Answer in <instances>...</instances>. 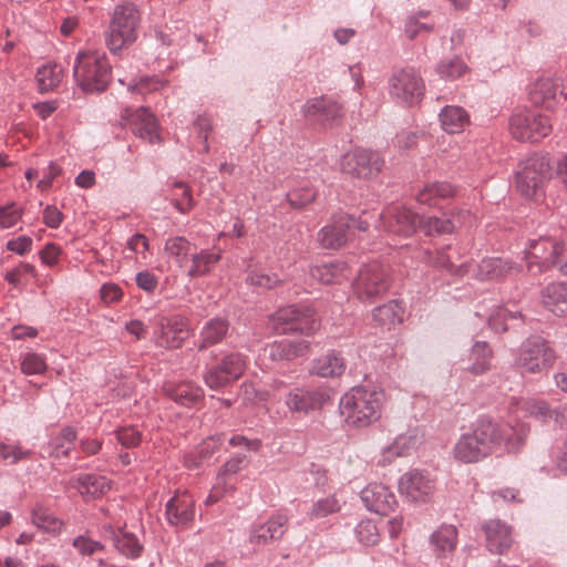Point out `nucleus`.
Returning <instances> with one entry per match:
<instances>
[{
	"label": "nucleus",
	"mask_w": 567,
	"mask_h": 567,
	"mask_svg": "<svg viewBox=\"0 0 567 567\" xmlns=\"http://www.w3.org/2000/svg\"><path fill=\"white\" fill-rule=\"evenodd\" d=\"M316 192L311 187L297 188L287 194V200L292 208H302L312 203Z\"/></svg>",
	"instance_id": "56"
},
{
	"label": "nucleus",
	"mask_w": 567,
	"mask_h": 567,
	"mask_svg": "<svg viewBox=\"0 0 567 567\" xmlns=\"http://www.w3.org/2000/svg\"><path fill=\"white\" fill-rule=\"evenodd\" d=\"M157 326L156 344L159 347L177 349L189 336L187 323L183 319L161 317Z\"/></svg>",
	"instance_id": "18"
},
{
	"label": "nucleus",
	"mask_w": 567,
	"mask_h": 567,
	"mask_svg": "<svg viewBox=\"0 0 567 567\" xmlns=\"http://www.w3.org/2000/svg\"><path fill=\"white\" fill-rule=\"evenodd\" d=\"M384 401L382 390L355 386L342 395L339 409L348 425L365 427L381 417Z\"/></svg>",
	"instance_id": "2"
},
{
	"label": "nucleus",
	"mask_w": 567,
	"mask_h": 567,
	"mask_svg": "<svg viewBox=\"0 0 567 567\" xmlns=\"http://www.w3.org/2000/svg\"><path fill=\"white\" fill-rule=\"evenodd\" d=\"M47 369L44 358L38 353H27L21 361V371L24 374H42Z\"/></svg>",
	"instance_id": "57"
},
{
	"label": "nucleus",
	"mask_w": 567,
	"mask_h": 567,
	"mask_svg": "<svg viewBox=\"0 0 567 567\" xmlns=\"http://www.w3.org/2000/svg\"><path fill=\"white\" fill-rule=\"evenodd\" d=\"M166 516L169 524L186 526L194 519L195 501L187 492H177L166 504Z\"/></svg>",
	"instance_id": "21"
},
{
	"label": "nucleus",
	"mask_w": 567,
	"mask_h": 567,
	"mask_svg": "<svg viewBox=\"0 0 567 567\" xmlns=\"http://www.w3.org/2000/svg\"><path fill=\"white\" fill-rule=\"evenodd\" d=\"M23 210L16 203L0 207V228L8 229L16 226L21 219Z\"/></svg>",
	"instance_id": "55"
},
{
	"label": "nucleus",
	"mask_w": 567,
	"mask_h": 567,
	"mask_svg": "<svg viewBox=\"0 0 567 567\" xmlns=\"http://www.w3.org/2000/svg\"><path fill=\"white\" fill-rule=\"evenodd\" d=\"M417 439L414 435L401 434L384 451V460L391 462L392 458L404 456L416 445Z\"/></svg>",
	"instance_id": "47"
},
{
	"label": "nucleus",
	"mask_w": 567,
	"mask_h": 567,
	"mask_svg": "<svg viewBox=\"0 0 567 567\" xmlns=\"http://www.w3.org/2000/svg\"><path fill=\"white\" fill-rule=\"evenodd\" d=\"M352 218L341 216L332 224L324 226L318 233V240L323 248L337 249L344 245L349 239V230L351 229Z\"/></svg>",
	"instance_id": "25"
},
{
	"label": "nucleus",
	"mask_w": 567,
	"mask_h": 567,
	"mask_svg": "<svg viewBox=\"0 0 567 567\" xmlns=\"http://www.w3.org/2000/svg\"><path fill=\"white\" fill-rule=\"evenodd\" d=\"M383 163V159L377 152L355 148L342 156L340 167L346 174L369 179L381 172Z\"/></svg>",
	"instance_id": "10"
},
{
	"label": "nucleus",
	"mask_w": 567,
	"mask_h": 567,
	"mask_svg": "<svg viewBox=\"0 0 567 567\" xmlns=\"http://www.w3.org/2000/svg\"><path fill=\"white\" fill-rule=\"evenodd\" d=\"M389 288V270L379 261L364 265L354 282V291L359 299L372 301L382 296Z\"/></svg>",
	"instance_id": "9"
},
{
	"label": "nucleus",
	"mask_w": 567,
	"mask_h": 567,
	"mask_svg": "<svg viewBox=\"0 0 567 567\" xmlns=\"http://www.w3.org/2000/svg\"><path fill=\"white\" fill-rule=\"evenodd\" d=\"M76 431L66 426L62 429L59 434H56L51 442V454L54 457H66L74 446V442L76 440Z\"/></svg>",
	"instance_id": "41"
},
{
	"label": "nucleus",
	"mask_w": 567,
	"mask_h": 567,
	"mask_svg": "<svg viewBox=\"0 0 567 567\" xmlns=\"http://www.w3.org/2000/svg\"><path fill=\"white\" fill-rule=\"evenodd\" d=\"M427 260L434 267L445 269L450 274L463 276V275L471 272L470 264L464 262L458 266H455L454 261H453V257L451 255H449L445 250H439V251L429 254Z\"/></svg>",
	"instance_id": "43"
},
{
	"label": "nucleus",
	"mask_w": 567,
	"mask_h": 567,
	"mask_svg": "<svg viewBox=\"0 0 567 567\" xmlns=\"http://www.w3.org/2000/svg\"><path fill=\"white\" fill-rule=\"evenodd\" d=\"M35 277V268L27 262H20L16 268L8 271L4 279L14 288H23L27 285V277Z\"/></svg>",
	"instance_id": "51"
},
{
	"label": "nucleus",
	"mask_w": 567,
	"mask_h": 567,
	"mask_svg": "<svg viewBox=\"0 0 567 567\" xmlns=\"http://www.w3.org/2000/svg\"><path fill=\"white\" fill-rule=\"evenodd\" d=\"M171 202L182 214H187L195 206L192 188L183 182H175L171 189Z\"/></svg>",
	"instance_id": "40"
},
{
	"label": "nucleus",
	"mask_w": 567,
	"mask_h": 567,
	"mask_svg": "<svg viewBox=\"0 0 567 567\" xmlns=\"http://www.w3.org/2000/svg\"><path fill=\"white\" fill-rule=\"evenodd\" d=\"M240 396L247 404H259L269 399V393L259 391L252 383H244L240 388Z\"/></svg>",
	"instance_id": "60"
},
{
	"label": "nucleus",
	"mask_w": 567,
	"mask_h": 567,
	"mask_svg": "<svg viewBox=\"0 0 567 567\" xmlns=\"http://www.w3.org/2000/svg\"><path fill=\"white\" fill-rule=\"evenodd\" d=\"M32 523L38 528L49 533H58L62 527V523L58 520L49 509L40 506L33 509Z\"/></svg>",
	"instance_id": "50"
},
{
	"label": "nucleus",
	"mask_w": 567,
	"mask_h": 567,
	"mask_svg": "<svg viewBox=\"0 0 567 567\" xmlns=\"http://www.w3.org/2000/svg\"><path fill=\"white\" fill-rule=\"evenodd\" d=\"M192 250L190 241L183 236H174L166 239L164 244V251L166 255L174 259L181 267H186L187 257Z\"/></svg>",
	"instance_id": "38"
},
{
	"label": "nucleus",
	"mask_w": 567,
	"mask_h": 567,
	"mask_svg": "<svg viewBox=\"0 0 567 567\" xmlns=\"http://www.w3.org/2000/svg\"><path fill=\"white\" fill-rule=\"evenodd\" d=\"M73 76L85 92L105 90L111 79V66L105 53L93 49L80 50L74 59Z\"/></svg>",
	"instance_id": "3"
},
{
	"label": "nucleus",
	"mask_w": 567,
	"mask_h": 567,
	"mask_svg": "<svg viewBox=\"0 0 567 567\" xmlns=\"http://www.w3.org/2000/svg\"><path fill=\"white\" fill-rule=\"evenodd\" d=\"M440 122L445 132L455 134L462 132L468 125L470 116L463 107L449 105L441 111Z\"/></svg>",
	"instance_id": "35"
},
{
	"label": "nucleus",
	"mask_w": 567,
	"mask_h": 567,
	"mask_svg": "<svg viewBox=\"0 0 567 567\" xmlns=\"http://www.w3.org/2000/svg\"><path fill=\"white\" fill-rule=\"evenodd\" d=\"M165 391L172 400L182 405L195 404L203 398V390L192 382L167 385Z\"/></svg>",
	"instance_id": "37"
},
{
	"label": "nucleus",
	"mask_w": 567,
	"mask_h": 567,
	"mask_svg": "<svg viewBox=\"0 0 567 567\" xmlns=\"http://www.w3.org/2000/svg\"><path fill=\"white\" fill-rule=\"evenodd\" d=\"M228 331V322L224 319H212L202 331L204 347L219 342Z\"/></svg>",
	"instance_id": "48"
},
{
	"label": "nucleus",
	"mask_w": 567,
	"mask_h": 567,
	"mask_svg": "<svg viewBox=\"0 0 567 567\" xmlns=\"http://www.w3.org/2000/svg\"><path fill=\"white\" fill-rule=\"evenodd\" d=\"M491 350L485 342H476L471 351V372L474 374H482L491 368Z\"/></svg>",
	"instance_id": "45"
},
{
	"label": "nucleus",
	"mask_w": 567,
	"mask_h": 567,
	"mask_svg": "<svg viewBox=\"0 0 567 567\" xmlns=\"http://www.w3.org/2000/svg\"><path fill=\"white\" fill-rule=\"evenodd\" d=\"M555 360L556 354L549 343L539 337H533L522 343L515 364L522 373L534 374L549 370Z\"/></svg>",
	"instance_id": "6"
},
{
	"label": "nucleus",
	"mask_w": 567,
	"mask_h": 567,
	"mask_svg": "<svg viewBox=\"0 0 567 567\" xmlns=\"http://www.w3.org/2000/svg\"><path fill=\"white\" fill-rule=\"evenodd\" d=\"M399 491L410 502L425 503L433 495L434 483L422 471L411 470L401 476Z\"/></svg>",
	"instance_id": "16"
},
{
	"label": "nucleus",
	"mask_w": 567,
	"mask_h": 567,
	"mask_svg": "<svg viewBox=\"0 0 567 567\" xmlns=\"http://www.w3.org/2000/svg\"><path fill=\"white\" fill-rule=\"evenodd\" d=\"M474 216L466 209H456L449 218L429 217L424 224L425 235L451 234L466 225H472Z\"/></svg>",
	"instance_id": "22"
},
{
	"label": "nucleus",
	"mask_w": 567,
	"mask_h": 567,
	"mask_svg": "<svg viewBox=\"0 0 567 567\" xmlns=\"http://www.w3.org/2000/svg\"><path fill=\"white\" fill-rule=\"evenodd\" d=\"M302 114L306 117L316 118L322 124L332 125L342 116V106L331 97L319 96L310 99L303 104Z\"/></svg>",
	"instance_id": "20"
},
{
	"label": "nucleus",
	"mask_w": 567,
	"mask_h": 567,
	"mask_svg": "<svg viewBox=\"0 0 567 567\" xmlns=\"http://www.w3.org/2000/svg\"><path fill=\"white\" fill-rule=\"evenodd\" d=\"M341 509V504L336 495H330L316 501L309 512L311 519L324 518L329 515L336 514Z\"/></svg>",
	"instance_id": "49"
},
{
	"label": "nucleus",
	"mask_w": 567,
	"mask_h": 567,
	"mask_svg": "<svg viewBox=\"0 0 567 567\" xmlns=\"http://www.w3.org/2000/svg\"><path fill=\"white\" fill-rule=\"evenodd\" d=\"M560 86L559 78L551 73H543L532 82L528 91L529 100L533 104L546 110H555L559 103V93L567 100V93H564Z\"/></svg>",
	"instance_id": "12"
},
{
	"label": "nucleus",
	"mask_w": 567,
	"mask_h": 567,
	"mask_svg": "<svg viewBox=\"0 0 567 567\" xmlns=\"http://www.w3.org/2000/svg\"><path fill=\"white\" fill-rule=\"evenodd\" d=\"M549 177V162L545 156L534 155L519 164L515 185L526 198H533L542 190Z\"/></svg>",
	"instance_id": "7"
},
{
	"label": "nucleus",
	"mask_w": 567,
	"mask_h": 567,
	"mask_svg": "<svg viewBox=\"0 0 567 567\" xmlns=\"http://www.w3.org/2000/svg\"><path fill=\"white\" fill-rule=\"evenodd\" d=\"M221 259V250L202 249L190 256L186 274L190 278L204 277L210 274L215 265Z\"/></svg>",
	"instance_id": "30"
},
{
	"label": "nucleus",
	"mask_w": 567,
	"mask_h": 567,
	"mask_svg": "<svg viewBox=\"0 0 567 567\" xmlns=\"http://www.w3.org/2000/svg\"><path fill=\"white\" fill-rule=\"evenodd\" d=\"M384 228L388 231L410 236L417 228L425 233L424 224L426 219L419 217L412 210L403 206L388 207L381 216Z\"/></svg>",
	"instance_id": "14"
},
{
	"label": "nucleus",
	"mask_w": 567,
	"mask_h": 567,
	"mask_svg": "<svg viewBox=\"0 0 567 567\" xmlns=\"http://www.w3.org/2000/svg\"><path fill=\"white\" fill-rule=\"evenodd\" d=\"M140 21V12L134 4L116 7L105 33L109 50L115 53L133 44L137 39Z\"/></svg>",
	"instance_id": "4"
},
{
	"label": "nucleus",
	"mask_w": 567,
	"mask_h": 567,
	"mask_svg": "<svg viewBox=\"0 0 567 567\" xmlns=\"http://www.w3.org/2000/svg\"><path fill=\"white\" fill-rule=\"evenodd\" d=\"M330 396L323 390L293 389L286 399V404L291 412L307 414L310 411L321 409Z\"/></svg>",
	"instance_id": "19"
},
{
	"label": "nucleus",
	"mask_w": 567,
	"mask_h": 567,
	"mask_svg": "<svg viewBox=\"0 0 567 567\" xmlns=\"http://www.w3.org/2000/svg\"><path fill=\"white\" fill-rule=\"evenodd\" d=\"M219 363L224 369H227L235 381L243 375L247 365L246 359L240 353H229Z\"/></svg>",
	"instance_id": "54"
},
{
	"label": "nucleus",
	"mask_w": 567,
	"mask_h": 567,
	"mask_svg": "<svg viewBox=\"0 0 567 567\" xmlns=\"http://www.w3.org/2000/svg\"><path fill=\"white\" fill-rule=\"evenodd\" d=\"M29 455H30V452L27 450H23L21 446L7 445L3 443H0V457L10 464H14V463L19 462L20 460L27 458Z\"/></svg>",
	"instance_id": "61"
},
{
	"label": "nucleus",
	"mask_w": 567,
	"mask_h": 567,
	"mask_svg": "<svg viewBox=\"0 0 567 567\" xmlns=\"http://www.w3.org/2000/svg\"><path fill=\"white\" fill-rule=\"evenodd\" d=\"M270 327L278 333L300 332L311 334L319 328L316 311L306 306H288L269 318Z\"/></svg>",
	"instance_id": "5"
},
{
	"label": "nucleus",
	"mask_w": 567,
	"mask_h": 567,
	"mask_svg": "<svg viewBox=\"0 0 567 567\" xmlns=\"http://www.w3.org/2000/svg\"><path fill=\"white\" fill-rule=\"evenodd\" d=\"M364 506L379 515H389L398 506L394 493L382 483H371L361 491Z\"/></svg>",
	"instance_id": "17"
},
{
	"label": "nucleus",
	"mask_w": 567,
	"mask_h": 567,
	"mask_svg": "<svg viewBox=\"0 0 567 567\" xmlns=\"http://www.w3.org/2000/svg\"><path fill=\"white\" fill-rule=\"evenodd\" d=\"M195 131L198 137L203 138V151L207 153L209 151L208 136L213 130L212 121L207 116H198L194 122Z\"/></svg>",
	"instance_id": "64"
},
{
	"label": "nucleus",
	"mask_w": 567,
	"mask_h": 567,
	"mask_svg": "<svg viewBox=\"0 0 567 567\" xmlns=\"http://www.w3.org/2000/svg\"><path fill=\"white\" fill-rule=\"evenodd\" d=\"M520 271V266L509 259L501 257L484 258L476 265V277L478 279H503L516 275Z\"/></svg>",
	"instance_id": "26"
},
{
	"label": "nucleus",
	"mask_w": 567,
	"mask_h": 567,
	"mask_svg": "<svg viewBox=\"0 0 567 567\" xmlns=\"http://www.w3.org/2000/svg\"><path fill=\"white\" fill-rule=\"evenodd\" d=\"M246 282L251 286L271 289L279 285L280 279L277 275H267L262 271H250L246 278Z\"/></svg>",
	"instance_id": "59"
},
{
	"label": "nucleus",
	"mask_w": 567,
	"mask_h": 567,
	"mask_svg": "<svg viewBox=\"0 0 567 567\" xmlns=\"http://www.w3.org/2000/svg\"><path fill=\"white\" fill-rule=\"evenodd\" d=\"M455 194L456 188L452 184L447 182H434L425 184L423 188L419 190L416 199L424 205L437 206L441 200L452 198Z\"/></svg>",
	"instance_id": "32"
},
{
	"label": "nucleus",
	"mask_w": 567,
	"mask_h": 567,
	"mask_svg": "<svg viewBox=\"0 0 567 567\" xmlns=\"http://www.w3.org/2000/svg\"><path fill=\"white\" fill-rule=\"evenodd\" d=\"M515 412H522L524 415H529L543 423L554 422L561 425L564 415L555 409H550L547 402L539 399H520L515 402Z\"/></svg>",
	"instance_id": "24"
},
{
	"label": "nucleus",
	"mask_w": 567,
	"mask_h": 567,
	"mask_svg": "<svg viewBox=\"0 0 567 567\" xmlns=\"http://www.w3.org/2000/svg\"><path fill=\"white\" fill-rule=\"evenodd\" d=\"M485 547L492 554L504 555L515 543L514 528L502 519H489L482 525Z\"/></svg>",
	"instance_id": "15"
},
{
	"label": "nucleus",
	"mask_w": 567,
	"mask_h": 567,
	"mask_svg": "<svg viewBox=\"0 0 567 567\" xmlns=\"http://www.w3.org/2000/svg\"><path fill=\"white\" fill-rule=\"evenodd\" d=\"M344 370V359L336 352H330L313 362L311 373L321 378H337L342 375Z\"/></svg>",
	"instance_id": "33"
},
{
	"label": "nucleus",
	"mask_w": 567,
	"mask_h": 567,
	"mask_svg": "<svg viewBox=\"0 0 567 567\" xmlns=\"http://www.w3.org/2000/svg\"><path fill=\"white\" fill-rule=\"evenodd\" d=\"M118 442L125 447H135L142 440V434L134 426H125L116 432Z\"/></svg>",
	"instance_id": "63"
},
{
	"label": "nucleus",
	"mask_w": 567,
	"mask_h": 567,
	"mask_svg": "<svg viewBox=\"0 0 567 567\" xmlns=\"http://www.w3.org/2000/svg\"><path fill=\"white\" fill-rule=\"evenodd\" d=\"M467 70L465 63L460 59H452L437 65V73L445 79H457Z\"/></svg>",
	"instance_id": "58"
},
{
	"label": "nucleus",
	"mask_w": 567,
	"mask_h": 567,
	"mask_svg": "<svg viewBox=\"0 0 567 567\" xmlns=\"http://www.w3.org/2000/svg\"><path fill=\"white\" fill-rule=\"evenodd\" d=\"M125 117L130 122L134 133L141 138L154 143L158 140V128L154 115L144 107L136 111H126Z\"/></svg>",
	"instance_id": "27"
},
{
	"label": "nucleus",
	"mask_w": 567,
	"mask_h": 567,
	"mask_svg": "<svg viewBox=\"0 0 567 567\" xmlns=\"http://www.w3.org/2000/svg\"><path fill=\"white\" fill-rule=\"evenodd\" d=\"M391 94L404 103L419 102L424 93V83L412 68L402 69L390 80Z\"/></svg>",
	"instance_id": "13"
},
{
	"label": "nucleus",
	"mask_w": 567,
	"mask_h": 567,
	"mask_svg": "<svg viewBox=\"0 0 567 567\" xmlns=\"http://www.w3.org/2000/svg\"><path fill=\"white\" fill-rule=\"evenodd\" d=\"M432 550L437 557L452 554L457 546V529L453 525H441L430 537Z\"/></svg>",
	"instance_id": "31"
},
{
	"label": "nucleus",
	"mask_w": 567,
	"mask_h": 567,
	"mask_svg": "<svg viewBox=\"0 0 567 567\" xmlns=\"http://www.w3.org/2000/svg\"><path fill=\"white\" fill-rule=\"evenodd\" d=\"M223 442V437L220 435L210 436L204 440L196 450V455H188L186 457V465L192 467H197L200 462L210 457L213 453L219 447Z\"/></svg>",
	"instance_id": "44"
},
{
	"label": "nucleus",
	"mask_w": 567,
	"mask_h": 567,
	"mask_svg": "<svg viewBox=\"0 0 567 567\" xmlns=\"http://www.w3.org/2000/svg\"><path fill=\"white\" fill-rule=\"evenodd\" d=\"M359 542L365 546H374L380 540V533L371 519L361 520L355 529Z\"/></svg>",
	"instance_id": "53"
},
{
	"label": "nucleus",
	"mask_w": 567,
	"mask_h": 567,
	"mask_svg": "<svg viewBox=\"0 0 567 567\" xmlns=\"http://www.w3.org/2000/svg\"><path fill=\"white\" fill-rule=\"evenodd\" d=\"M520 493L518 488L515 487H499L497 489H494L491 492L492 501L495 504H502V503H519L520 499Z\"/></svg>",
	"instance_id": "62"
},
{
	"label": "nucleus",
	"mask_w": 567,
	"mask_h": 567,
	"mask_svg": "<svg viewBox=\"0 0 567 567\" xmlns=\"http://www.w3.org/2000/svg\"><path fill=\"white\" fill-rule=\"evenodd\" d=\"M310 344L306 340L291 341L282 339L267 344L262 349V357L270 361L292 360L306 355L309 352Z\"/></svg>",
	"instance_id": "23"
},
{
	"label": "nucleus",
	"mask_w": 567,
	"mask_h": 567,
	"mask_svg": "<svg viewBox=\"0 0 567 567\" xmlns=\"http://www.w3.org/2000/svg\"><path fill=\"white\" fill-rule=\"evenodd\" d=\"M114 545L120 553L131 558L140 557L143 550V546L133 534L122 530L115 535Z\"/></svg>",
	"instance_id": "46"
},
{
	"label": "nucleus",
	"mask_w": 567,
	"mask_h": 567,
	"mask_svg": "<svg viewBox=\"0 0 567 567\" xmlns=\"http://www.w3.org/2000/svg\"><path fill=\"white\" fill-rule=\"evenodd\" d=\"M288 518L285 515H275L266 523L255 526L250 533L251 544L266 545L282 537L286 530Z\"/></svg>",
	"instance_id": "28"
},
{
	"label": "nucleus",
	"mask_w": 567,
	"mask_h": 567,
	"mask_svg": "<svg viewBox=\"0 0 567 567\" xmlns=\"http://www.w3.org/2000/svg\"><path fill=\"white\" fill-rule=\"evenodd\" d=\"M543 306L560 317L567 313V284L551 282L542 290Z\"/></svg>",
	"instance_id": "29"
},
{
	"label": "nucleus",
	"mask_w": 567,
	"mask_h": 567,
	"mask_svg": "<svg viewBox=\"0 0 567 567\" xmlns=\"http://www.w3.org/2000/svg\"><path fill=\"white\" fill-rule=\"evenodd\" d=\"M404 308L396 300L389 301L373 309V320L382 327H394L403 321Z\"/></svg>",
	"instance_id": "36"
},
{
	"label": "nucleus",
	"mask_w": 567,
	"mask_h": 567,
	"mask_svg": "<svg viewBox=\"0 0 567 567\" xmlns=\"http://www.w3.org/2000/svg\"><path fill=\"white\" fill-rule=\"evenodd\" d=\"M559 241L543 237L530 241L526 250L527 269L532 275H538L553 268L557 260Z\"/></svg>",
	"instance_id": "11"
},
{
	"label": "nucleus",
	"mask_w": 567,
	"mask_h": 567,
	"mask_svg": "<svg viewBox=\"0 0 567 567\" xmlns=\"http://www.w3.org/2000/svg\"><path fill=\"white\" fill-rule=\"evenodd\" d=\"M528 429H515L509 423L481 422L472 433L461 435L453 447V456L462 463H476L498 451L517 452L525 442Z\"/></svg>",
	"instance_id": "1"
},
{
	"label": "nucleus",
	"mask_w": 567,
	"mask_h": 567,
	"mask_svg": "<svg viewBox=\"0 0 567 567\" xmlns=\"http://www.w3.org/2000/svg\"><path fill=\"white\" fill-rule=\"evenodd\" d=\"M78 489L82 495L100 497L111 488V482L105 476L94 474L82 475L78 478Z\"/></svg>",
	"instance_id": "39"
},
{
	"label": "nucleus",
	"mask_w": 567,
	"mask_h": 567,
	"mask_svg": "<svg viewBox=\"0 0 567 567\" xmlns=\"http://www.w3.org/2000/svg\"><path fill=\"white\" fill-rule=\"evenodd\" d=\"M509 132L517 141L538 142L550 134L551 123L545 115L523 110L511 117Z\"/></svg>",
	"instance_id": "8"
},
{
	"label": "nucleus",
	"mask_w": 567,
	"mask_h": 567,
	"mask_svg": "<svg viewBox=\"0 0 567 567\" xmlns=\"http://www.w3.org/2000/svg\"><path fill=\"white\" fill-rule=\"evenodd\" d=\"M310 275L312 278L324 285H331L340 284L348 279L350 271L346 262H332L312 267Z\"/></svg>",
	"instance_id": "34"
},
{
	"label": "nucleus",
	"mask_w": 567,
	"mask_h": 567,
	"mask_svg": "<svg viewBox=\"0 0 567 567\" xmlns=\"http://www.w3.org/2000/svg\"><path fill=\"white\" fill-rule=\"evenodd\" d=\"M37 82L41 91H51L62 81L63 71L56 63H48L37 72Z\"/></svg>",
	"instance_id": "42"
},
{
	"label": "nucleus",
	"mask_w": 567,
	"mask_h": 567,
	"mask_svg": "<svg viewBox=\"0 0 567 567\" xmlns=\"http://www.w3.org/2000/svg\"><path fill=\"white\" fill-rule=\"evenodd\" d=\"M204 380L207 386L213 390H219L235 381L227 372V369H224L220 363L209 369Z\"/></svg>",
	"instance_id": "52"
}]
</instances>
